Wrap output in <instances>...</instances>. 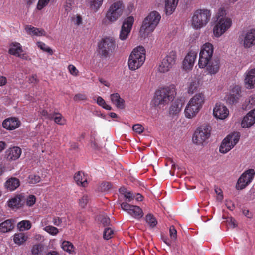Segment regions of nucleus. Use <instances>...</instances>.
<instances>
[{
  "label": "nucleus",
  "instance_id": "1",
  "mask_svg": "<svg viewBox=\"0 0 255 255\" xmlns=\"http://www.w3.org/2000/svg\"><path fill=\"white\" fill-rule=\"evenodd\" d=\"M226 10L220 8L216 15V21L213 27V35L215 38H219L228 31L232 26V19L226 16Z\"/></svg>",
  "mask_w": 255,
  "mask_h": 255
},
{
  "label": "nucleus",
  "instance_id": "2",
  "mask_svg": "<svg viewBox=\"0 0 255 255\" xmlns=\"http://www.w3.org/2000/svg\"><path fill=\"white\" fill-rule=\"evenodd\" d=\"M176 93L175 86L173 84L160 88L156 91L151 103L157 108L161 109L173 100Z\"/></svg>",
  "mask_w": 255,
  "mask_h": 255
},
{
  "label": "nucleus",
  "instance_id": "3",
  "mask_svg": "<svg viewBox=\"0 0 255 255\" xmlns=\"http://www.w3.org/2000/svg\"><path fill=\"white\" fill-rule=\"evenodd\" d=\"M205 101L206 97L203 92L196 93L186 105L184 111L185 117L188 119L195 117L202 109Z\"/></svg>",
  "mask_w": 255,
  "mask_h": 255
},
{
  "label": "nucleus",
  "instance_id": "4",
  "mask_svg": "<svg viewBox=\"0 0 255 255\" xmlns=\"http://www.w3.org/2000/svg\"><path fill=\"white\" fill-rule=\"evenodd\" d=\"M146 59V51L144 47L139 46L134 48L128 60V65L130 70L134 71L140 68Z\"/></svg>",
  "mask_w": 255,
  "mask_h": 255
},
{
  "label": "nucleus",
  "instance_id": "5",
  "mask_svg": "<svg viewBox=\"0 0 255 255\" xmlns=\"http://www.w3.org/2000/svg\"><path fill=\"white\" fill-rule=\"evenodd\" d=\"M211 12L207 9H200L195 11L191 19V26L195 29L205 27L209 22Z\"/></svg>",
  "mask_w": 255,
  "mask_h": 255
},
{
  "label": "nucleus",
  "instance_id": "6",
  "mask_svg": "<svg viewBox=\"0 0 255 255\" xmlns=\"http://www.w3.org/2000/svg\"><path fill=\"white\" fill-rule=\"evenodd\" d=\"M176 59V52L174 50L169 52L157 65V72L163 74L168 73L175 64Z\"/></svg>",
  "mask_w": 255,
  "mask_h": 255
},
{
  "label": "nucleus",
  "instance_id": "7",
  "mask_svg": "<svg viewBox=\"0 0 255 255\" xmlns=\"http://www.w3.org/2000/svg\"><path fill=\"white\" fill-rule=\"evenodd\" d=\"M214 52V46L210 42H206L200 47L198 65L199 68H205L212 59Z\"/></svg>",
  "mask_w": 255,
  "mask_h": 255
},
{
  "label": "nucleus",
  "instance_id": "8",
  "mask_svg": "<svg viewBox=\"0 0 255 255\" xmlns=\"http://www.w3.org/2000/svg\"><path fill=\"white\" fill-rule=\"evenodd\" d=\"M211 128L207 124H203L196 130L192 138L193 142L197 145H203L210 136Z\"/></svg>",
  "mask_w": 255,
  "mask_h": 255
},
{
  "label": "nucleus",
  "instance_id": "9",
  "mask_svg": "<svg viewBox=\"0 0 255 255\" xmlns=\"http://www.w3.org/2000/svg\"><path fill=\"white\" fill-rule=\"evenodd\" d=\"M124 5L122 1H117L112 3L106 15V19L113 23L117 21L123 14Z\"/></svg>",
  "mask_w": 255,
  "mask_h": 255
},
{
  "label": "nucleus",
  "instance_id": "10",
  "mask_svg": "<svg viewBox=\"0 0 255 255\" xmlns=\"http://www.w3.org/2000/svg\"><path fill=\"white\" fill-rule=\"evenodd\" d=\"M240 135L238 132L232 133L227 135L222 141L219 147L220 153L225 154L231 150L238 142Z\"/></svg>",
  "mask_w": 255,
  "mask_h": 255
},
{
  "label": "nucleus",
  "instance_id": "11",
  "mask_svg": "<svg viewBox=\"0 0 255 255\" xmlns=\"http://www.w3.org/2000/svg\"><path fill=\"white\" fill-rule=\"evenodd\" d=\"M240 45L245 49H249L255 45V27L248 29L238 38Z\"/></svg>",
  "mask_w": 255,
  "mask_h": 255
},
{
  "label": "nucleus",
  "instance_id": "12",
  "mask_svg": "<svg viewBox=\"0 0 255 255\" xmlns=\"http://www.w3.org/2000/svg\"><path fill=\"white\" fill-rule=\"evenodd\" d=\"M197 48L195 47L189 48L182 63V68L183 70L186 72L192 70L197 58Z\"/></svg>",
  "mask_w": 255,
  "mask_h": 255
},
{
  "label": "nucleus",
  "instance_id": "13",
  "mask_svg": "<svg viewBox=\"0 0 255 255\" xmlns=\"http://www.w3.org/2000/svg\"><path fill=\"white\" fill-rule=\"evenodd\" d=\"M255 172L253 169L245 171L240 176L236 184V189L241 190L245 188L253 181Z\"/></svg>",
  "mask_w": 255,
  "mask_h": 255
},
{
  "label": "nucleus",
  "instance_id": "14",
  "mask_svg": "<svg viewBox=\"0 0 255 255\" xmlns=\"http://www.w3.org/2000/svg\"><path fill=\"white\" fill-rule=\"evenodd\" d=\"M117 47L115 39L108 37L104 38L99 45V49L104 56L113 53Z\"/></svg>",
  "mask_w": 255,
  "mask_h": 255
},
{
  "label": "nucleus",
  "instance_id": "15",
  "mask_svg": "<svg viewBox=\"0 0 255 255\" xmlns=\"http://www.w3.org/2000/svg\"><path fill=\"white\" fill-rule=\"evenodd\" d=\"M241 87L239 85H232L230 86L226 93L224 99L229 104H234L238 102L241 96Z\"/></svg>",
  "mask_w": 255,
  "mask_h": 255
},
{
  "label": "nucleus",
  "instance_id": "16",
  "mask_svg": "<svg viewBox=\"0 0 255 255\" xmlns=\"http://www.w3.org/2000/svg\"><path fill=\"white\" fill-rule=\"evenodd\" d=\"M213 116L217 120H226L229 117V110L223 103L217 102L213 107Z\"/></svg>",
  "mask_w": 255,
  "mask_h": 255
},
{
  "label": "nucleus",
  "instance_id": "17",
  "mask_svg": "<svg viewBox=\"0 0 255 255\" xmlns=\"http://www.w3.org/2000/svg\"><path fill=\"white\" fill-rule=\"evenodd\" d=\"M8 52L10 54L25 60H30V56L23 52L21 45L18 42H12L10 44Z\"/></svg>",
  "mask_w": 255,
  "mask_h": 255
},
{
  "label": "nucleus",
  "instance_id": "18",
  "mask_svg": "<svg viewBox=\"0 0 255 255\" xmlns=\"http://www.w3.org/2000/svg\"><path fill=\"white\" fill-rule=\"evenodd\" d=\"M121 208L135 218H140L143 216L142 209L137 206L131 205L123 202L121 204Z\"/></svg>",
  "mask_w": 255,
  "mask_h": 255
},
{
  "label": "nucleus",
  "instance_id": "19",
  "mask_svg": "<svg viewBox=\"0 0 255 255\" xmlns=\"http://www.w3.org/2000/svg\"><path fill=\"white\" fill-rule=\"evenodd\" d=\"M255 124V108L249 111L241 119L240 126L243 128L251 127Z\"/></svg>",
  "mask_w": 255,
  "mask_h": 255
},
{
  "label": "nucleus",
  "instance_id": "20",
  "mask_svg": "<svg viewBox=\"0 0 255 255\" xmlns=\"http://www.w3.org/2000/svg\"><path fill=\"white\" fill-rule=\"evenodd\" d=\"M244 84L248 89L255 87V68L248 69L245 73Z\"/></svg>",
  "mask_w": 255,
  "mask_h": 255
},
{
  "label": "nucleus",
  "instance_id": "21",
  "mask_svg": "<svg viewBox=\"0 0 255 255\" xmlns=\"http://www.w3.org/2000/svg\"><path fill=\"white\" fill-rule=\"evenodd\" d=\"M161 19L160 14L155 11L151 12L149 14L144 18L143 21L148 23L155 29L158 25Z\"/></svg>",
  "mask_w": 255,
  "mask_h": 255
},
{
  "label": "nucleus",
  "instance_id": "22",
  "mask_svg": "<svg viewBox=\"0 0 255 255\" xmlns=\"http://www.w3.org/2000/svg\"><path fill=\"white\" fill-rule=\"evenodd\" d=\"M25 32L31 36H44L46 34V32L42 28L35 27L32 25H27L24 27Z\"/></svg>",
  "mask_w": 255,
  "mask_h": 255
},
{
  "label": "nucleus",
  "instance_id": "23",
  "mask_svg": "<svg viewBox=\"0 0 255 255\" xmlns=\"http://www.w3.org/2000/svg\"><path fill=\"white\" fill-rule=\"evenodd\" d=\"M154 30V27L143 21L139 29V36L141 38L145 39L149 37Z\"/></svg>",
  "mask_w": 255,
  "mask_h": 255
},
{
  "label": "nucleus",
  "instance_id": "24",
  "mask_svg": "<svg viewBox=\"0 0 255 255\" xmlns=\"http://www.w3.org/2000/svg\"><path fill=\"white\" fill-rule=\"evenodd\" d=\"M20 122L16 118H9L5 119L2 123L4 128L8 130H14L20 126Z\"/></svg>",
  "mask_w": 255,
  "mask_h": 255
},
{
  "label": "nucleus",
  "instance_id": "25",
  "mask_svg": "<svg viewBox=\"0 0 255 255\" xmlns=\"http://www.w3.org/2000/svg\"><path fill=\"white\" fill-rule=\"evenodd\" d=\"M110 98L112 104H113L117 108L121 110L125 109V101L120 97L118 93H115L111 94Z\"/></svg>",
  "mask_w": 255,
  "mask_h": 255
},
{
  "label": "nucleus",
  "instance_id": "26",
  "mask_svg": "<svg viewBox=\"0 0 255 255\" xmlns=\"http://www.w3.org/2000/svg\"><path fill=\"white\" fill-rule=\"evenodd\" d=\"M179 0H164L165 11L167 15L172 14L175 10Z\"/></svg>",
  "mask_w": 255,
  "mask_h": 255
},
{
  "label": "nucleus",
  "instance_id": "27",
  "mask_svg": "<svg viewBox=\"0 0 255 255\" xmlns=\"http://www.w3.org/2000/svg\"><path fill=\"white\" fill-rule=\"evenodd\" d=\"M21 154V149L16 146L10 148L6 151L7 158L8 160H16L20 157Z\"/></svg>",
  "mask_w": 255,
  "mask_h": 255
},
{
  "label": "nucleus",
  "instance_id": "28",
  "mask_svg": "<svg viewBox=\"0 0 255 255\" xmlns=\"http://www.w3.org/2000/svg\"><path fill=\"white\" fill-rule=\"evenodd\" d=\"M208 74L211 75L217 73L219 70L220 65L218 61H209L205 67Z\"/></svg>",
  "mask_w": 255,
  "mask_h": 255
},
{
  "label": "nucleus",
  "instance_id": "29",
  "mask_svg": "<svg viewBox=\"0 0 255 255\" xmlns=\"http://www.w3.org/2000/svg\"><path fill=\"white\" fill-rule=\"evenodd\" d=\"M23 197L21 195H17L11 198L8 201V206L13 209L20 208L22 206L21 201Z\"/></svg>",
  "mask_w": 255,
  "mask_h": 255
},
{
  "label": "nucleus",
  "instance_id": "30",
  "mask_svg": "<svg viewBox=\"0 0 255 255\" xmlns=\"http://www.w3.org/2000/svg\"><path fill=\"white\" fill-rule=\"evenodd\" d=\"M20 186V181L18 179L11 177L8 179L5 183L4 186L8 190L13 191Z\"/></svg>",
  "mask_w": 255,
  "mask_h": 255
},
{
  "label": "nucleus",
  "instance_id": "31",
  "mask_svg": "<svg viewBox=\"0 0 255 255\" xmlns=\"http://www.w3.org/2000/svg\"><path fill=\"white\" fill-rule=\"evenodd\" d=\"M199 85V81L197 78L195 77L190 78L187 87L188 93L189 94H193L198 89Z\"/></svg>",
  "mask_w": 255,
  "mask_h": 255
},
{
  "label": "nucleus",
  "instance_id": "32",
  "mask_svg": "<svg viewBox=\"0 0 255 255\" xmlns=\"http://www.w3.org/2000/svg\"><path fill=\"white\" fill-rule=\"evenodd\" d=\"M74 180L79 186L86 187L88 185L87 178L83 172L76 173L74 176Z\"/></svg>",
  "mask_w": 255,
  "mask_h": 255
},
{
  "label": "nucleus",
  "instance_id": "33",
  "mask_svg": "<svg viewBox=\"0 0 255 255\" xmlns=\"http://www.w3.org/2000/svg\"><path fill=\"white\" fill-rule=\"evenodd\" d=\"M28 236L24 233H17L13 236V240L14 243L20 246L24 244L27 240Z\"/></svg>",
  "mask_w": 255,
  "mask_h": 255
},
{
  "label": "nucleus",
  "instance_id": "34",
  "mask_svg": "<svg viewBox=\"0 0 255 255\" xmlns=\"http://www.w3.org/2000/svg\"><path fill=\"white\" fill-rule=\"evenodd\" d=\"M14 227L13 220L8 219L0 224V232L6 233L10 231Z\"/></svg>",
  "mask_w": 255,
  "mask_h": 255
},
{
  "label": "nucleus",
  "instance_id": "35",
  "mask_svg": "<svg viewBox=\"0 0 255 255\" xmlns=\"http://www.w3.org/2000/svg\"><path fill=\"white\" fill-rule=\"evenodd\" d=\"M103 2L99 0H89L88 5L93 12H97L103 4Z\"/></svg>",
  "mask_w": 255,
  "mask_h": 255
},
{
  "label": "nucleus",
  "instance_id": "36",
  "mask_svg": "<svg viewBox=\"0 0 255 255\" xmlns=\"http://www.w3.org/2000/svg\"><path fill=\"white\" fill-rule=\"evenodd\" d=\"M62 249L69 254H75V248L74 245L69 241H64L61 244Z\"/></svg>",
  "mask_w": 255,
  "mask_h": 255
},
{
  "label": "nucleus",
  "instance_id": "37",
  "mask_svg": "<svg viewBox=\"0 0 255 255\" xmlns=\"http://www.w3.org/2000/svg\"><path fill=\"white\" fill-rule=\"evenodd\" d=\"M32 227L31 223L30 221L24 220H22L17 223V228L21 232L27 231L29 230Z\"/></svg>",
  "mask_w": 255,
  "mask_h": 255
},
{
  "label": "nucleus",
  "instance_id": "38",
  "mask_svg": "<svg viewBox=\"0 0 255 255\" xmlns=\"http://www.w3.org/2000/svg\"><path fill=\"white\" fill-rule=\"evenodd\" d=\"M134 22V17L130 16L124 20L122 28L131 31Z\"/></svg>",
  "mask_w": 255,
  "mask_h": 255
},
{
  "label": "nucleus",
  "instance_id": "39",
  "mask_svg": "<svg viewBox=\"0 0 255 255\" xmlns=\"http://www.w3.org/2000/svg\"><path fill=\"white\" fill-rule=\"evenodd\" d=\"M71 20L72 24L77 27L81 26L83 25V17L80 14L73 15L71 17Z\"/></svg>",
  "mask_w": 255,
  "mask_h": 255
},
{
  "label": "nucleus",
  "instance_id": "40",
  "mask_svg": "<svg viewBox=\"0 0 255 255\" xmlns=\"http://www.w3.org/2000/svg\"><path fill=\"white\" fill-rule=\"evenodd\" d=\"M96 102L97 104L102 107L103 108L107 110H111L112 107L108 105L105 101V100L101 96H98L96 98Z\"/></svg>",
  "mask_w": 255,
  "mask_h": 255
},
{
  "label": "nucleus",
  "instance_id": "41",
  "mask_svg": "<svg viewBox=\"0 0 255 255\" xmlns=\"http://www.w3.org/2000/svg\"><path fill=\"white\" fill-rule=\"evenodd\" d=\"M182 109V103L179 101H175L171 105L170 112L172 114L179 113Z\"/></svg>",
  "mask_w": 255,
  "mask_h": 255
},
{
  "label": "nucleus",
  "instance_id": "42",
  "mask_svg": "<svg viewBox=\"0 0 255 255\" xmlns=\"http://www.w3.org/2000/svg\"><path fill=\"white\" fill-rule=\"evenodd\" d=\"M90 198L88 194H84L78 200L79 206L82 208H84L88 204Z\"/></svg>",
  "mask_w": 255,
  "mask_h": 255
},
{
  "label": "nucleus",
  "instance_id": "43",
  "mask_svg": "<svg viewBox=\"0 0 255 255\" xmlns=\"http://www.w3.org/2000/svg\"><path fill=\"white\" fill-rule=\"evenodd\" d=\"M36 44L37 46L42 51L46 52L51 55L53 54L52 49L49 46L46 45L44 43L41 41H37L36 43Z\"/></svg>",
  "mask_w": 255,
  "mask_h": 255
},
{
  "label": "nucleus",
  "instance_id": "44",
  "mask_svg": "<svg viewBox=\"0 0 255 255\" xmlns=\"http://www.w3.org/2000/svg\"><path fill=\"white\" fill-rule=\"evenodd\" d=\"M119 192L121 194L123 195L128 201H130L133 199V196L131 193L128 191L125 188H120L119 189Z\"/></svg>",
  "mask_w": 255,
  "mask_h": 255
},
{
  "label": "nucleus",
  "instance_id": "45",
  "mask_svg": "<svg viewBox=\"0 0 255 255\" xmlns=\"http://www.w3.org/2000/svg\"><path fill=\"white\" fill-rule=\"evenodd\" d=\"M55 0H38L37 4V9L41 10L47 6L50 2H53Z\"/></svg>",
  "mask_w": 255,
  "mask_h": 255
},
{
  "label": "nucleus",
  "instance_id": "46",
  "mask_svg": "<svg viewBox=\"0 0 255 255\" xmlns=\"http://www.w3.org/2000/svg\"><path fill=\"white\" fill-rule=\"evenodd\" d=\"M43 230L52 236L56 235L59 232L58 228L51 225L45 226L43 228Z\"/></svg>",
  "mask_w": 255,
  "mask_h": 255
},
{
  "label": "nucleus",
  "instance_id": "47",
  "mask_svg": "<svg viewBox=\"0 0 255 255\" xmlns=\"http://www.w3.org/2000/svg\"><path fill=\"white\" fill-rule=\"evenodd\" d=\"M146 221L148 225L151 227H154L157 223V221L156 219L150 214H148L146 216Z\"/></svg>",
  "mask_w": 255,
  "mask_h": 255
},
{
  "label": "nucleus",
  "instance_id": "48",
  "mask_svg": "<svg viewBox=\"0 0 255 255\" xmlns=\"http://www.w3.org/2000/svg\"><path fill=\"white\" fill-rule=\"evenodd\" d=\"M53 119L55 122L59 125H64L65 123V120L63 116L59 113H56L53 116L52 118Z\"/></svg>",
  "mask_w": 255,
  "mask_h": 255
},
{
  "label": "nucleus",
  "instance_id": "49",
  "mask_svg": "<svg viewBox=\"0 0 255 255\" xmlns=\"http://www.w3.org/2000/svg\"><path fill=\"white\" fill-rule=\"evenodd\" d=\"M41 181L39 176L35 174H31L28 176L27 182L30 184H34L39 183Z\"/></svg>",
  "mask_w": 255,
  "mask_h": 255
},
{
  "label": "nucleus",
  "instance_id": "50",
  "mask_svg": "<svg viewBox=\"0 0 255 255\" xmlns=\"http://www.w3.org/2000/svg\"><path fill=\"white\" fill-rule=\"evenodd\" d=\"M114 234V230L110 227H107L105 229L103 237L106 240H109L111 239Z\"/></svg>",
  "mask_w": 255,
  "mask_h": 255
},
{
  "label": "nucleus",
  "instance_id": "51",
  "mask_svg": "<svg viewBox=\"0 0 255 255\" xmlns=\"http://www.w3.org/2000/svg\"><path fill=\"white\" fill-rule=\"evenodd\" d=\"M130 32L131 31L128 30L124 29L121 27L119 35V38L123 41L126 40L128 37Z\"/></svg>",
  "mask_w": 255,
  "mask_h": 255
},
{
  "label": "nucleus",
  "instance_id": "52",
  "mask_svg": "<svg viewBox=\"0 0 255 255\" xmlns=\"http://www.w3.org/2000/svg\"><path fill=\"white\" fill-rule=\"evenodd\" d=\"M42 251V246L40 244H36L33 246L31 252L33 255H40Z\"/></svg>",
  "mask_w": 255,
  "mask_h": 255
},
{
  "label": "nucleus",
  "instance_id": "53",
  "mask_svg": "<svg viewBox=\"0 0 255 255\" xmlns=\"http://www.w3.org/2000/svg\"><path fill=\"white\" fill-rule=\"evenodd\" d=\"M69 72L74 76H77L79 75V71L76 67L72 64H70L68 67Z\"/></svg>",
  "mask_w": 255,
  "mask_h": 255
},
{
  "label": "nucleus",
  "instance_id": "54",
  "mask_svg": "<svg viewBox=\"0 0 255 255\" xmlns=\"http://www.w3.org/2000/svg\"><path fill=\"white\" fill-rule=\"evenodd\" d=\"M36 202V198L34 195L28 196L26 199V205L31 207Z\"/></svg>",
  "mask_w": 255,
  "mask_h": 255
},
{
  "label": "nucleus",
  "instance_id": "55",
  "mask_svg": "<svg viewBox=\"0 0 255 255\" xmlns=\"http://www.w3.org/2000/svg\"><path fill=\"white\" fill-rule=\"evenodd\" d=\"M98 220L103 224L104 226L108 225L110 223V219L106 215H100Z\"/></svg>",
  "mask_w": 255,
  "mask_h": 255
},
{
  "label": "nucleus",
  "instance_id": "56",
  "mask_svg": "<svg viewBox=\"0 0 255 255\" xmlns=\"http://www.w3.org/2000/svg\"><path fill=\"white\" fill-rule=\"evenodd\" d=\"M132 129L138 134H141L144 131V127L140 124H135L133 125Z\"/></svg>",
  "mask_w": 255,
  "mask_h": 255
},
{
  "label": "nucleus",
  "instance_id": "57",
  "mask_svg": "<svg viewBox=\"0 0 255 255\" xmlns=\"http://www.w3.org/2000/svg\"><path fill=\"white\" fill-rule=\"evenodd\" d=\"M170 236L171 240H175L177 236V231L174 226H171L169 229Z\"/></svg>",
  "mask_w": 255,
  "mask_h": 255
},
{
  "label": "nucleus",
  "instance_id": "58",
  "mask_svg": "<svg viewBox=\"0 0 255 255\" xmlns=\"http://www.w3.org/2000/svg\"><path fill=\"white\" fill-rule=\"evenodd\" d=\"M51 220V218L49 216H47L46 217H45L43 218L41 220L40 225L41 227H45V226H48V225L50 223Z\"/></svg>",
  "mask_w": 255,
  "mask_h": 255
},
{
  "label": "nucleus",
  "instance_id": "59",
  "mask_svg": "<svg viewBox=\"0 0 255 255\" xmlns=\"http://www.w3.org/2000/svg\"><path fill=\"white\" fill-rule=\"evenodd\" d=\"M215 192L218 195L217 197V200L220 201H221L223 198V195L221 189L217 187H216L215 188Z\"/></svg>",
  "mask_w": 255,
  "mask_h": 255
},
{
  "label": "nucleus",
  "instance_id": "60",
  "mask_svg": "<svg viewBox=\"0 0 255 255\" xmlns=\"http://www.w3.org/2000/svg\"><path fill=\"white\" fill-rule=\"evenodd\" d=\"M86 99V96L84 94L79 93L75 95L74 100L75 101H79L84 100Z\"/></svg>",
  "mask_w": 255,
  "mask_h": 255
},
{
  "label": "nucleus",
  "instance_id": "61",
  "mask_svg": "<svg viewBox=\"0 0 255 255\" xmlns=\"http://www.w3.org/2000/svg\"><path fill=\"white\" fill-rule=\"evenodd\" d=\"M40 114L43 118L49 119L52 118V116L50 114H49L48 112L45 110H42L40 112Z\"/></svg>",
  "mask_w": 255,
  "mask_h": 255
},
{
  "label": "nucleus",
  "instance_id": "62",
  "mask_svg": "<svg viewBox=\"0 0 255 255\" xmlns=\"http://www.w3.org/2000/svg\"><path fill=\"white\" fill-rule=\"evenodd\" d=\"M248 102L252 106L255 105V94L252 95L248 98Z\"/></svg>",
  "mask_w": 255,
  "mask_h": 255
},
{
  "label": "nucleus",
  "instance_id": "63",
  "mask_svg": "<svg viewBox=\"0 0 255 255\" xmlns=\"http://www.w3.org/2000/svg\"><path fill=\"white\" fill-rule=\"evenodd\" d=\"M227 222H228V225L230 227L235 228L237 226L235 220L232 218H229Z\"/></svg>",
  "mask_w": 255,
  "mask_h": 255
},
{
  "label": "nucleus",
  "instance_id": "64",
  "mask_svg": "<svg viewBox=\"0 0 255 255\" xmlns=\"http://www.w3.org/2000/svg\"><path fill=\"white\" fill-rule=\"evenodd\" d=\"M37 143L34 144V146L36 148H39L40 146L44 145V140L42 138H40L37 140Z\"/></svg>",
  "mask_w": 255,
  "mask_h": 255
}]
</instances>
